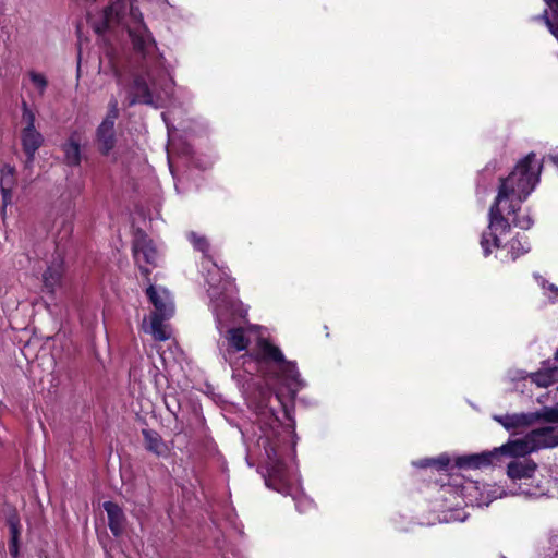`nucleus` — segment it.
I'll return each mask as SVG.
<instances>
[{
    "mask_svg": "<svg viewBox=\"0 0 558 558\" xmlns=\"http://www.w3.org/2000/svg\"><path fill=\"white\" fill-rule=\"evenodd\" d=\"M100 21L92 25L97 34L122 27L128 31L136 54L142 59L141 73L134 75L126 95L128 106L137 102L158 107L171 95V80L165 68V59L133 0H114L99 14Z\"/></svg>",
    "mask_w": 558,
    "mask_h": 558,
    "instance_id": "f257e3e1",
    "label": "nucleus"
},
{
    "mask_svg": "<svg viewBox=\"0 0 558 558\" xmlns=\"http://www.w3.org/2000/svg\"><path fill=\"white\" fill-rule=\"evenodd\" d=\"M208 295L213 303L216 316V326L220 333L218 347L223 360L232 367L235 365L233 356L245 351L242 355L245 371L253 373L263 369L266 354L264 347H272L265 338L260 326H236L238 318H244L247 311L241 302L233 298L234 283L228 275L217 265H213L207 275Z\"/></svg>",
    "mask_w": 558,
    "mask_h": 558,
    "instance_id": "f03ea898",
    "label": "nucleus"
},
{
    "mask_svg": "<svg viewBox=\"0 0 558 558\" xmlns=\"http://www.w3.org/2000/svg\"><path fill=\"white\" fill-rule=\"evenodd\" d=\"M542 169L543 165L536 155L530 153L517 163L507 178L500 180L498 194L489 208L487 230L481 236L484 256H488L493 248L500 246L499 236L510 231L511 223L523 230L530 229L533 225L529 215L519 218L517 211L539 182Z\"/></svg>",
    "mask_w": 558,
    "mask_h": 558,
    "instance_id": "7ed1b4c3",
    "label": "nucleus"
},
{
    "mask_svg": "<svg viewBox=\"0 0 558 558\" xmlns=\"http://www.w3.org/2000/svg\"><path fill=\"white\" fill-rule=\"evenodd\" d=\"M283 427L278 418H272L268 427L262 428L257 440L266 472L263 474L269 488L283 495L292 494L290 471L282 460Z\"/></svg>",
    "mask_w": 558,
    "mask_h": 558,
    "instance_id": "20e7f679",
    "label": "nucleus"
},
{
    "mask_svg": "<svg viewBox=\"0 0 558 558\" xmlns=\"http://www.w3.org/2000/svg\"><path fill=\"white\" fill-rule=\"evenodd\" d=\"M263 350L266 356L265 361L263 362V369L260 372H266L265 368L271 364L277 368L275 376L282 378L286 386L292 393H295L300 388L303 387V381L300 378V373L295 363L286 361L282 352L278 347H264Z\"/></svg>",
    "mask_w": 558,
    "mask_h": 558,
    "instance_id": "39448f33",
    "label": "nucleus"
},
{
    "mask_svg": "<svg viewBox=\"0 0 558 558\" xmlns=\"http://www.w3.org/2000/svg\"><path fill=\"white\" fill-rule=\"evenodd\" d=\"M133 257L141 274L149 282L151 268L159 266L160 255L151 239L142 231H137L133 241Z\"/></svg>",
    "mask_w": 558,
    "mask_h": 558,
    "instance_id": "423d86ee",
    "label": "nucleus"
},
{
    "mask_svg": "<svg viewBox=\"0 0 558 558\" xmlns=\"http://www.w3.org/2000/svg\"><path fill=\"white\" fill-rule=\"evenodd\" d=\"M119 117V104L116 98H111L108 104V111L101 123L96 130V144L101 155L108 156L117 144L116 120Z\"/></svg>",
    "mask_w": 558,
    "mask_h": 558,
    "instance_id": "0eeeda50",
    "label": "nucleus"
},
{
    "mask_svg": "<svg viewBox=\"0 0 558 558\" xmlns=\"http://www.w3.org/2000/svg\"><path fill=\"white\" fill-rule=\"evenodd\" d=\"M146 294L155 307V312L151 315L172 317L174 314V304L167 289L149 284L146 289Z\"/></svg>",
    "mask_w": 558,
    "mask_h": 558,
    "instance_id": "6e6552de",
    "label": "nucleus"
},
{
    "mask_svg": "<svg viewBox=\"0 0 558 558\" xmlns=\"http://www.w3.org/2000/svg\"><path fill=\"white\" fill-rule=\"evenodd\" d=\"M538 418H541V415L539 413L536 412L514 413L494 416V420L497 421L500 425L504 426L505 429L509 432H517L519 429L529 427L533 425Z\"/></svg>",
    "mask_w": 558,
    "mask_h": 558,
    "instance_id": "1a4fd4ad",
    "label": "nucleus"
},
{
    "mask_svg": "<svg viewBox=\"0 0 558 558\" xmlns=\"http://www.w3.org/2000/svg\"><path fill=\"white\" fill-rule=\"evenodd\" d=\"M21 144L26 155L25 168L32 169L36 151L44 144V136L37 130L23 129L21 132Z\"/></svg>",
    "mask_w": 558,
    "mask_h": 558,
    "instance_id": "9d476101",
    "label": "nucleus"
},
{
    "mask_svg": "<svg viewBox=\"0 0 558 558\" xmlns=\"http://www.w3.org/2000/svg\"><path fill=\"white\" fill-rule=\"evenodd\" d=\"M499 459L497 448L490 451L461 456L456 459V465L461 469H481L494 464Z\"/></svg>",
    "mask_w": 558,
    "mask_h": 558,
    "instance_id": "9b49d317",
    "label": "nucleus"
},
{
    "mask_svg": "<svg viewBox=\"0 0 558 558\" xmlns=\"http://www.w3.org/2000/svg\"><path fill=\"white\" fill-rule=\"evenodd\" d=\"M533 451L550 448L558 445V433L555 427L546 426L531 430L526 434Z\"/></svg>",
    "mask_w": 558,
    "mask_h": 558,
    "instance_id": "f8f14e48",
    "label": "nucleus"
},
{
    "mask_svg": "<svg viewBox=\"0 0 558 558\" xmlns=\"http://www.w3.org/2000/svg\"><path fill=\"white\" fill-rule=\"evenodd\" d=\"M81 134L77 131L72 132L66 141L61 145L63 161L70 167H77L82 160Z\"/></svg>",
    "mask_w": 558,
    "mask_h": 558,
    "instance_id": "ddd939ff",
    "label": "nucleus"
},
{
    "mask_svg": "<svg viewBox=\"0 0 558 558\" xmlns=\"http://www.w3.org/2000/svg\"><path fill=\"white\" fill-rule=\"evenodd\" d=\"M104 510L107 513L108 517V526L111 531V533L119 537L123 534L126 523L125 514L122 510V508L112 501H105Z\"/></svg>",
    "mask_w": 558,
    "mask_h": 558,
    "instance_id": "4468645a",
    "label": "nucleus"
},
{
    "mask_svg": "<svg viewBox=\"0 0 558 558\" xmlns=\"http://www.w3.org/2000/svg\"><path fill=\"white\" fill-rule=\"evenodd\" d=\"M499 458L501 456H508L513 458L525 457L526 454L534 452L533 447H531L527 435L522 438H518L514 440H509L502 446L497 448Z\"/></svg>",
    "mask_w": 558,
    "mask_h": 558,
    "instance_id": "2eb2a0df",
    "label": "nucleus"
},
{
    "mask_svg": "<svg viewBox=\"0 0 558 558\" xmlns=\"http://www.w3.org/2000/svg\"><path fill=\"white\" fill-rule=\"evenodd\" d=\"M536 468V463L531 459H514L507 466V475L512 481L531 478Z\"/></svg>",
    "mask_w": 558,
    "mask_h": 558,
    "instance_id": "dca6fc26",
    "label": "nucleus"
},
{
    "mask_svg": "<svg viewBox=\"0 0 558 558\" xmlns=\"http://www.w3.org/2000/svg\"><path fill=\"white\" fill-rule=\"evenodd\" d=\"M63 276V262L60 258L54 259L43 275L44 288L49 293H53L61 284Z\"/></svg>",
    "mask_w": 558,
    "mask_h": 558,
    "instance_id": "f3484780",
    "label": "nucleus"
},
{
    "mask_svg": "<svg viewBox=\"0 0 558 558\" xmlns=\"http://www.w3.org/2000/svg\"><path fill=\"white\" fill-rule=\"evenodd\" d=\"M463 489L468 492L469 496H473L475 493L474 502L477 507L488 506L494 499L497 498L496 489L492 486L483 485L482 490L478 483H470L464 486ZM473 502V499H470Z\"/></svg>",
    "mask_w": 558,
    "mask_h": 558,
    "instance_id": "a211bd4d",
    "label": "nucleus"
},
{
    "mask_svg": "<svg viewBox=\"0 0 558 558\" xmlns=\"http://www.w3.org/2000/svg\"><path fill=\"white\" fill-rule=\"evenodd\" d=\"M15 170L13 167L4 165L0 170V190L2 193L3 206L12 203V191L15 186Z\"/></svg>",
    "mask_w": 558,
    "mask_h": 558,
    "instance_id": "6ab92c4d",
    "label": "nucleus"
},
{
    "mask_svg": "<svg viewBox=\"0 0 558 558\" xmlns=\"http://www.w3.org/2000/svg\"><path fill=\"white\" fill-rule=\"evenodd\" d=\"M169 318L170 317H162L161 315H151L150 324L144 327V329L157 341L168 340L171 337V329L165 320Z\"/></svg>",
    "mask_w": 558,
    "mask_h": 558,
    "instance_id": "aec40b11",
    "label": "nucleus"
},
{
    "mask_svg": "<svg viewBox=\"0 0 558 558\" xmlns=\"http://www.w3.org/2000/svg\"><path fill=\"white\" fill-rule=\"evenodd\" d=\"M530 380L543 388L554 385L558 381V366L539 369L530 375Z\"/></svg>",
    "mask_w": 558,
    "mask_h": 558,
    "instance_id": "412c9836",
    "label": "nucleus"
},
{
    "mask_svg": "<svg viewBox=\"0 0 558 558\" xmlns=\"http://www.w3.org/2000/svg\"><path fill=\"white\" fill-rule=\"evenodd\" d=\"M143 436L147 450L156 453L157 456L165 454L167 451V446L157 432L151 429H144Z\"/></svg>",
    "mask_w": 558,
    "mask_h": 558,
    "instance_id": "4be33fe9",
    "label": "nucleus"
},
{
    "mask_svg": "<svg viewBox=\"0 0 558 558\" xmlns=\"http://www.w3.org/2000/svg\"><path fill=\"white\" fill-rule=\"evenodd\" d=\"M530 245L526 241L522 242L521 239L514 238L508 244V253L510 254V259L515 260L522 254L529 252Z\"/></svg>",
    "mask_w": 558,
    "mask_h": 558,
    "instance_id": "5701e85b",
    "label": "nucleus"
},
{
    "mask_svg": "<svg viewBox=\"0 0 558 558\" xmlns=\"http://www.w3.org/2000/svg\"><path fill=\"white\" fill-rule=\"evenodd\" d=\"M29 78L35 88L38 90L39 95L43 96L48 86V81L45 75L37 72H31Z\"/></svg>",
    "mask_w": 558,
    "mask_h": 558,
    "instance_id": "b1692460",
    "label": "nucleus"
},
{
    "mask_svg": "<svg viewBox=\"0 0 558 558\" xmlns=\"http://www.w3.org/2000/svg\"><path fill=\"white\" fill-rule=\"evenodd\" d=\"M295 501V508L299 512L303 513L311 510L314 506L313 500L306 497L303 494H298L293 496Z\"/></svg>",
    "mask_w": 558,
    "mask_h": 558,
    "instance_id": "393cba45",
    "label": "nucleus"
},
{
    "mask_svg": "<svg viewBox=\"0 0 558 558\" xmlns=\"http://www.w3.org/2000/svg\"><path fill=\"white\" fill-rule=\"evenodd\" d=\"M189 239L196 250L203 253L208 251L209 244L204 236L197 235L195 232H190Z\"/></svg>",
    "mask_w": 558,
    "mask_h": 558,
    "instance_id": "a878e982",
    "label": "nucleus"
},
{
    "mask_svg": "<svg viewBox=\"0 0 558 558\" xmlns=\"http://www.w3.org/2000/svg\"><path fill=\"white\" fill-rule=\"evenodd\" d=\"M22 119L23 121L25 122V128L24 129H32V130H36L35 128V114L34 112L28 108L27 104L25 101H23V114H22Z\"/></svg>",
    "mask_w": 558,
    "mask_h": 558,
    "instance_id": "bb28decb",
    "label": "nucleus"
},
{
    "mask_svg": "<svg viewBox=\"0 0 558 558\" xmlns=\"http://www.w3.org/2000/svg\"><path fill=\"white\" fill-rule=\"evenodd\" d=\"M530 375L531 374H527L526 372L520 369H510L507 374L509 380L511 381L526 380L527 378H530Z\"/></svg>",
    "mask_w": 558,
    "mask_h": 558,
    "instance_id": "cd10ccee",
    "label": "nucleus"
},
{
    "mask_svg": "<svg viewBox=\"0 0 558 558\" xmlns=\"http://www.w3.org/2000/svg\"><path fill=\"white\" fill-rule=\"evenodd\" d=\"M539 415L547 422L558 423V408H546Z\"/></svg>",
    "mask_w": 558,
    "mask_h": 558,
    "instance_id": "c85d7f7f",
    "label": "nucleus"
},
{
    "mask_svg": "<svg viewBox=\"0 0 558 558\" xmlns=\"http://www.w3.org/2000/svg\"><path fill=\"white\" fill-rule=\"evenodd\" d=\"M450 463V459L446 454H441L436 459H433V466H436L438 470H445Z\"/></svg>",
    "mask_w": 558,
    "mask_h": 558,
    "instance_id": "c756f323",
    "label": "nucleus"
},
{
    "mask_svg": "<svg viewBox=\"0 0 558 558\" xmlns=\"http://www.w3.org/2000/svg\"><path fill=\"white\" fill-rule=\"evenodd\" d=\"M12 532H13V535H12V544L10 546V551L13 556H16L17 555V545H16V542H17V533H16V530L13 527L12 529Z\"/></svg>",
    "mask_w": 558,
    "mask_h": 558,
    "instance_id": "7c9ffc66",
    "label": "nucleus"
},
{
    "mask_svg": "<svg viewBox=\"0 0 558 558\" xmlns=\"http://www.w3.org/2000/svg\"><path fill=\"white\" fill-rule=\"evenodd\" d=\"M547 289L549 291L548 298L551 299L554 302L558 301V289L556 286L548 283Z\"/></svg>",
    "mask_w": 558,
    "mask_h": 558,
    "instance_id": "2f4dec72",
    "label": "nucleus"
},
{
    "mask_svg": "<svg viewBox=\"0 0 558 558\" xmlns=\"http://www.w3.org/2000/svg\"><path fill=\"white\" fill-rule=\"evenodd\" d=\"M417 468L433 466V459H424L413 463Z\"/></svg>",
    "mask_w": 558,
    "mask_h": 558,
    "instance_id": "473e14b6",
    "label": "nucleus"
},
{
    "mask_svg": "<svg viewBox=\"0 0 558 558\" xmlns=\"http://www.w3.org/2000/svg\"><path fill=\"white\" fill-rule=\"evenodd\" d=\"M549 159L558 167V150L550 154Z\"/></svg>",
    "mask_w": 558,
    "mask_h": 558,
    "instance_id": "72a5a7b5",
    "label": "nucleus"
},
{
    "mask_svg": "<svg viewBox=\"0 0 558 558\" xmlns=\"http://www.w3.org/2000/svg\"><path fill=\"white\" fill-rule=\"evenodd\" d=\"M555 359L558 361V350L556 351Z\"/></svg>",
    "mask_w": 558,
    "mask_h": 558,
    "instance_id": "f704fd0d",
    "label": "nucleus"
}]
</instances>
